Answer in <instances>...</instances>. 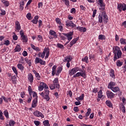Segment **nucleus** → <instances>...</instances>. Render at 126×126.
<instances>
[{
    "label": "nucleus",
    "mask_w": 126,
    "mask_h": 126,
    "mask_svg": "<svg viewBox=\"0 0 126 126\" xmlns=\"http://www.w3.org/2000/svg\"><path fill=\"white\" fill-rule=\"evenodd\" d=\"M101 14H99L97 18L99 23H103V20L104 24H107L108 23V20H109V18H108V15H107V13L106 11L102 10Z\"/></svg>",
    "instance_id": "f257e3e1"
},
{
    "label": "nucleus",
    "mask_w": 126,
    "mask_h": 126,
    "mask_svg": "<svg viewBox=\"0 0 126 126\" xmlns=\"http://www.w3.org/2000/svg\"><path fill=\"white\" fill-rule=\"evenodd\" d=\"M113 53L114 54L113 59L114 62H116L117 60H119V59H121V58H122L123 53H122V51L120 49V47H119V46L115 47V50L113 51Z\"/></svg>",
    "instance_id": "f03ea898"
},
{
    "label": "nucleus",
    "mask_w": 126,
    "mask_h": 126,
    "mask_svg": "<svg viewBox=\"0 0 126 126\" xmlns=\"http://www.w3.org/2000/svg\"><path fill=\"white\" fill-rule=\"evenodd\" d=\"M82 68H80L81 72H78L73 75V77H79V76H82L85 79L86 78V71H85V67L84 66H82Z\"/></svg>",
    "instance_id": "7ed1b4c3"
},
{
    "label": "nucleus",
    "mask_w": 126,
    "mask_h": 126,
    "mask_svg": "<svg viewBox=\"0 0 126 126\" xmlns=\"http://www.w3.org/2000/svg\"><path fill=\"white\" fill-rule=\"evenodd\" d=\"M50 94V91L49 90L44 89V91L42 92L40 94V96H42L46 100V101H50V96L49 95Z\"/></svg>",
    "instance_id": "20e7f679"
},
{
    "label": "nucleus",
    "mask_w": 126,
    "mask_h": 126,
    "mask_svg": "<svg viewBox=\"0 0 126 126\" xmlns=\"http://www.w3.org/2000/svg\"><path fill=\"white\" fill-rule=\"evenodd\" d=\"M20 35H21V40L23 41V43H27V42H28V37L27 35L24 34L23 30L20 32Z\"/></svg>",
    "instance_id": "39448f33"
},
{
    "label": "nucleus",
    "mask_w": 126,
    "mask_h": 126,
    "mask_svg": "<svg viewBox=\"0 0 126 126\" xmlns=\"http://www.w3.org/2000/svg\"><path fill=\"white\" fill-rule=\"evenodd\" d=\"M80 69L78 67H76L74 68H73L72 69L68 71V74L69 75H73V74H75V73H76L77 71H80Z\"/></svg>",
    "instance_id": "423d86ee"
},
{
    "label": "nucleus",
    "mask_w": 126,
    "mask_h": 126,
    "mask_svg": "<svg viewBox=\"0 0 126 126\" xmlns=\"http://www.w3.org/2000/svg\"><path fill=\"white\" fill-rule=\"evenodd\" d=\"M63 34L64 35V36L66 37L68 41H71V40H72V36H73V32H69L68 33H63Z\"/></svg>",
    "instance_id": "0eeeda50"
},
{
    "label": "nucleus",
    "mask_w": 126,
    "mask_h": 126,
    "mask_svg": "<svg viewBox=\"0 0 126 126\" xmlns=\"http://www.w3.org/2000/svg\"><path fill=\"white\" fill-rule=\"evenodd\" d=\"M117 9L119 10V11H122L123 10V11H126V3H119L118 4L117 6Z\"/></svg>",
    "instance_id": "6e6552de"
},
{
    "label": "nucleus",
    "mask_w": 126,
    "mask_h": 126,
    "mask_svg": "<svg viewBox=\"0 0 126 126\" xmlns=\"http://www.w3.org/2000/svg\"><path fill=\"white\" fill-rule=\"evenodd\" d=\"M66 27H71V28H76V25L72 22V21L67 20L65 22Z\"/></svg>",
    "instance_id": "1a4fd4ad"
},
{
    "label": "nucleus",
    "mask_w": 126,
    "mask_h": 126,
    "mask_svg": "<svg viewBox=\"0 0 126 126\" xmlns=\"http://www.w3.org/2000/svg\"><path fill=\"white\" fill-rule=\"evenodd\" d=\"M106 96L108 99H114L115 98V94L111 91H107L106 92Z\"/></svg>",
    "instance_id": "9d476101"
},
{
    "label": "nucleus",
    "mask_w": 126,
    "mask_h": 126,
    "mask_svg": "<svg viewBox=\"0 0 126 126\" xmlns=\"http://www.w3.org/2000/svg\"><path fill=\"white\" fill-rule=\"evenodd\" d=\"M49 34L51 35V36H49L50 39H56V38H58V35H57V32H55L54 31H53L51 30L49 31Z\"/></svg>",
    "instance_id": "9b49d317"
},
{
    "label": "nucleus",
    "mask_w": 126,
    "mask_h": 126,
    "mask_svg": "<svg viewBox=\"0 0 126 126\" xmlns=\"http://www.w3.org/2000/svg\"><path fill=\"white\" fill-rule=\"evenodd\" d=\"M28 80L29 82H30L31 85L33 84V82H34V76L32 74V73H29L28 75Z\"/></svg>",
    "instance_id": "f8f14e48"
},
{
    "label": "nucleus",
    "mask_w": 126,
    "mask_h": 126,
    "mask_svg": "<svg viewBox=\"0 0 126 126\" xmlns=\"http://www.w3.org/2000/svg\"><path fill=\"white\" fill-rule=\"evenodd\" d=\"M35 63H40L42 65H45L46 64V62L43 61L41 58L36 57L35 60Z\"/></svg>",
    "instance_id": "ddd939ff"
},
{
    "label": "nucleus",
    "mask_w": 126,
    "mask_h": 126,
    "mask_svg": "<svg viewBox=\"0 0 126 126\" xmlns=\"http://www.w3.org/2000/svg\"><path fill=\"white\" fill-rule=\"evenodd\" d=\"M33 115L35 116V117H37V118L41 117L42 119H44L45 118V116L40 112V111L36 110L33 113Z\"/></svg>",
    "instance_id": "4468645a"
},
{
    "label": "nucleus",
    "mask_w": 126,
    "mask_h": 126,
    "mask_svg": "<svg viewBox=\"0 0 126 126\" xmlns=\"http://www.w3.org/2000/svg\"><path fill=\"white\" fill-rule=\"evenodd\" d=\"M53 84L56 85V88L60 89V83L59 82V78H56L53 81Z\"/></svg>",
    "instance_id": "2eb2a0df"
},
{
    "label": "nucleus",
    "mask_w": 126,
    "mask_h": 126,
    "mask_svg": "<svg viewBox=\"0 0 126 126\" xmlns=\"http://www.w3.org/2000/svg\"><path fill=\"white\" fill-rule=\"evenodd\" d=\"M116 85H117V83H116V82L111 81L108 84L107 88H108V89H110L111 90H112V89H113L114 87L116 86Z\"/></svg>",
    "instance_id": "dca6fc26"
},
{
    "label": "nucleus",
    "mask_w": 126,
    "mask_h": 126,
    "mask_svg": "<svg viewBox=\"0 0 126 126\" xmlns=\"http://www.w3.org/2000/svg\"><path fill=\"white\" fill-rule=\"evenodd\" d=\"M15 28L17 32H19V31L21 29V26H20V23H19L18 21L15 22Z\"/></svg>",
    "instance_id": "f3484780"
},
{
    "label": "nucleus",
    "mask_w": 126,
    "mask_h": 126,
    "mask_svg": "<svg viewBox=\"0 0 126 126\" xmlns=\"http://www.w3.org/2000/svg\"><path fill=\"white\" fill-rule=\"evenodd\" d=\"M38 104V96L35 97L33 100L32 104V108H36Z\"/></svg>",
    "instance_id": "a211bd4d"
},
{
    "label": "nucleus",
    "mask_w": 126,
    "mask_h": 126,
    "mask_svg": "<svg viewBox=\"0 0 126 126\" xmlns=\"http://www.w3.org/2000/svg\"><path fill=\"white\" fill-rule=\"evenodd\" d=\"M98 2L99 3V5L100 7L99 9H101V10H105V4H104V2H103V0H98Z\"/></svg>",
    "instance_id": "6ab92c4d"
},
{
    "label": "nucleus",
    "mask_w": 126,
    "mask_h": 126,
    "mask_svg": "<svg viewBox=\"0 0 126 126\" xmlns=\"http://www.w3.org/2000/svg\"><path fill=\"white\" fill-rule=\"evenodd\" d=\"M77 41H78V37L75 38L73 40H72L70 42V48H71V47H72V46H73L74 44H76V42H77Z\"/></svg>",
    "instance_id": "aec40b11"
},
{
    "label": "nucleus",
    "mask_w": 126,
    "mask_h": 126,
    "mask_svg": "<svg viewBox=\"0 0 126 126\" xmlns=\"http://www.w3.org/2000/svg\"><path fill=\"white\" fill-rule=\"evenodd\" d=\"M38 19H39V16L36 15L34 17L33 19L31 21V23L33 24H37L38 23Z\"/></svg>",
    "instance_id": "412c9836"
},
{
    "label": "nucleus",
    "mask_w": 126,
    "mask_h": 126,
    "mask_svg": "<svg viewBox=\"0 0 126 126\" xmlns=\"http://www.w3.org/2000/svg\"><path fill=\"white\" fill-rule=\"evenodd\" d=\"M77 30H79L80 32H86L87 31V29L82 27H76Z\"/></svg>",
    "instance_id": "4be33fe9"
},
{
    "label": "nucleus",
    "mask_w": 126,
    "mask_h": 126,
    "mask_svg": "<svg viewBox=\"0 0 126 126\" xmlns=\"http://www.w3.org/2000/svg\"><path fill=\"white\" fill-rule=\"evenodd\" d=\"M31 47L32 48V49H33V50H34V51H36V52L41 51V49H40V48L36 47V46H35V45H34V44L31 43Z\"/></svg>",
    "instance_id": "5701e85b"
},
{
    "label": "nucleus",
    "mask_w": 126,
    "mask_h": 126,
    "mask_svg": "<svg viewBox=\"0 0 126 126\" xmlns=\"http://www.w3.org/2000/svg\"><path fill=\"white\" fill-rule=\"evenodd\" d=\"M72 60V58H70V57H66L64 58L63 62L64 63H68L70 62Z\"/></svg>",
    "instance_id": "b1692460"
},
{
    "label": "nucleus",
    "mask_w": 126,
    "mask_h": 126,
    "mask_svg": "<svg viewBox=\"0 0 126 126\" xmlns=\"http://www.w3.org/2000/svg\"><path fill=\"white\" fill-rule=\"evenodd\" d=\"M1 2L3 4H4V6L6 7H7L8 6H9V1L6 0H1Z\"/></svg>",
    "instance_id": "393cba45"
},
{
    "label": "nucleus",
    "mask_w": 126,
    "mask_h": 126,
    "mask_svg": "<svg viewBox=\"0 0 126 126\" xmlns=\"http://www.w3.org/2000/svg\"><path fill=\"white\" fill-rule=\"evenodd\" d=\"M62 71H63V66L59 67L57 68V71L56 72V75L59 76V75H60V73H61Z\"/></svg>",
    "instance_id": "a878e982"
},
{
    "label": "nucleus",
    "mask_w": 126,
    "mask_h": 126,
    "mask_svg": "<svg viewBox=\"0 0 126 126\" xmlns=\"http://www.w3.org/2000/svg\"><path fill=\"white\" fill-rule=\"evenodd\" d=\"M106 105L109 108H112L113 107V103L111 102V101L107 100L105 101Z\"/></svg>",
    "instance_id": "bb28decb"
},
{
    "label": "nucleus",
    "mask_w": 126,
    "mask_h": 126,
    "mask_svg": "<svg viewBox=\"0 0 126 126\" xmlns=\"http://www.w3.org/2000/svg\"><path fill=\"white\" fill-rule=\"evenodd\" d=\"M24 4H25V2L24 1H22V2L20 3V11H22V10L24 9V6H23Z\"/></svg>",
    "instance_id": "cd10ccee"
},
{
    "label": "nucleus",
    "mask_w": 126,
    "mask_h": 126,
    "mask_svg": "<svg viewBox=\"0 0 126 126\" xmlns=\"http://www.w3.org/2000/svg\"><path fill=\"white\" fill-rule=\"evenodd\" d=\"M111 90L114 93H117L120 91V88L119 87H114Z\"/></svg>",
    "instance_id": "c85d7f7f"
},
{
    "label": "nucleus",
    "mask_w": 126,
    "mask_h": 126,
    "mask_svg": "<svg viewBox=\"0 0 126 126\" xmlns=\"http://www.w3.org/2000/svg\"><path fill=\"white\" fill-rule=\"evenodd\" d=\"M109 74L111 77H112V78H115V71H114V69H110Z\"/></svg>",
    "instance_id": "c756f323"
},
{
    "label": "nucleus",
    "mask_w": 126,
    "mask_h": 126,
    "mask_svg": "<svg viewBox=\"0 0 126 126\" xmlns=\"http://www.w3.org/2000/svg\"><path fill=\"white\" fill-rule=\"evenodd\" d=\"M25 62L29 64V66H31L32 65V63L31 62V60L28 59V58H26L25 59Z\"/></svg>",
    "instance_id": "7c9ffc66"
},
{
    "label": "nucleus",
    "mask_w": 126,
    "mask_h": 126,
    "mask_svg": "<svg viewBox=\"0 0 126 126\" xmlns=\"http://www.w3.org/2000/svg\"><path fill=\"white\" fill-rule=\"evenodd\" d=\"M17 67L19 68V69L21 70V71H23L24 70V66L23 65H22V64L18 63L17 64Z\"/></svg>",
    "instance_id": "2f4dec72"
},
{
    "label": "nucleus",
    "mask_w": 126,
    "mask_h": 126,
    "mask_svg": "<svg viewBox=\"0 0 126 126\" xmlns=\"http://www.w3.org/2000/svg\"><path fill=\"white\" fill-rule=\"evenodd\" d=\"M39 91H43L44 90V86L43 85V82H40L39 86H38Z\"/></svg>",
    "instance_id": "473e14b6"
},
{
    "label": "nucleus",
    "mask_w": 126,
    "mask_h": 126,
    "mask_svg": "<svg viewBox=\"0 0 126 126\" xmlns=\"http://www.w3.org/2000/svg\"><path fill=\"white\" fill-rule=\"evenodd\" d=\"M98 40H101V41H103V40H106V36L103 34H100L98 35Z\"/></svg>",
    "instance_id": "72a5a7b5"
},
{
    "label": "nucleus",
    "mask_w": 126,
    "mask_h": 126,
    "mask_svg": "<svg viewBox=\"0 0 126 126\" xmlns=\"http://www.w3.org/2000/svg\"><path fill=\"white\" fill-rule=\"evenodd\" d=\"M45 55L46 54L45 53V52H44V51L43 52V53L39 52L38 54V57H39V58H42V59H44L45 58Z\"/></svg>",
    "instance_id": "f704fd0d"
},
{
    "label": "nucleus",
    "mask_w": 126,
    "mask_h": 126,
    "mask_svg": "<svg viewBox=\"0 0 126 126\" xmlns=\"http://www.w3.org/2000/svg\"><path fill=\"white\" fill-rule=\"evenodd\" d=\"M84 94H82L80 97L76 98V100L77 101H82V100L84 99Z\"/></svg>",
    "instance_id": "c9c22d12"
},
{
    "label": "nucleus",
    "mask_w": 126,
    "mask_h": 126,
    "mask_svg": "<svg viewBox=\"0 0 126 126\" xmlns=\"http://www.w3.org/2000/svg\"><path fill=\"white\" fill-rule=\"evenodd\" d=\"M84 94H82L80 97L76 98V100L77 101H82V100L84 99Z\"/></svg>",
    "instance_id": "e433bc0d"
},
{
    "label": "nucleus",
    "mask_w": 126,
    "mask_h": 126,
    "mask_svg": "<svg viewBox=\"0 0 126 126\" xmlns=\"http://www.w3.org/2000/svg\"><path fill=\"white\" fill-rule=\"evenodd\" d=\"M14 51L15 53H16V52H20V51H21V47H20V45H17L14 49Z\"/></svg>",
    "instance_id": "4c0bfd02"
},
{
    "label": "nucleus",
    "mask_w": 126,
    "mask_h": 126,
    "mask_svg": "<svg viewBox=\"0 0 126 126\" xmlns=\"http://www.w3.org/2000/svg\"><path fill=\"white\" fill-rule=\"evenodd\" d=\"M43 126H51L49 120H45L43 122Z\"/></svg>",
    "instance_id": "58836bf2"
},
{
    "label": "nucleus",
    "mask_w": 126,
    "mask_h": 126,
    "mask_svg": "<svg viewBox=\"0 0 126 126\" xmlns=\"http://www.w3.org/2000/svg\"><path fill=\"white\" fill-rule=\"evenodd\" d=\"M82 62H83L84 63H89L88 57L87 56H85L84 58L82 59Z\"/></svg>",
    "instance_id": "ea45409f"
},
{
    "label": "nucleus",
    "mask_w": 126,
    "mask_h": 126,
    "mask_svg": "<svg viewBox=\"0 0 126 126\" xmlns=\"http://www.w3.org/2000/svg\"><path fill=\"white\" fill-rule=\"evenodd\" d=\"M3 98L5 103H7L8 102H11V98L8 97L6 98L4 96H3Z\"/></svg>",
    "instance_id": "a19ab883"
},
{
    "label": "nucleus",
    "mask_w": 126,
    "mask_h": 126,
    "mask_svg": "<svg viewBox=\"0 0 126 126\" xmlns=\"http://www.w3.org/2000/svg\"><path fill=\"white\" fill-rule=\"evenodd\" d=\"M55 21L57 24H58L59 25H62V20L59 18H56L55 19Z\"/></svg>",
    "instance_id": "79ce46f5"
},
{
    "label": "nucleus",
    "mask_w": 126,
    "mask_h": 126,
    "mask_svg": "<svg viewBox=\"0 0 126 126\" xmlns=\"http://www.w3.org/2000/svg\"><path fill=\"white\" fill-rule=\"evenodd\" d=\"M102 97H103V93L102 92V90H100L98 92V98H99V99H101Z\"/></svg>",
    "instance_id": "37998d69"
},
{
    "label": "nucleus",
    "mask_w": 126,
    "mask_h": 126,
    "mask_svg": "<svg viewBox=\"0 0 126 126\" xmlns=\"http://www.w3.org/2000/svg\"><path fill=\"white\" fill-rule=\"evenodd\" d=\"M120 108L121 110V111H122L123 113H126V107H125V105H124V104H121L120 107Z\"/></svg>",
    "instance_id": "c03bdc74"
},
{
    "label": "nucleus",
    "mask_w": 126,
    "mask_h": 126,
    "mask_svg": "<svg viewBox=\"0 0 126 126\" xmlns=\"http://www.w3.org/2000/svg\"><path fill=\"white\" fill-rule=\"evenodd\" d=\"M123 63H124L123 62H121L120 60H118L116 62V65L117 66H122L123 65Z\"/></svg>",
    "instance_id": "a18cd8bd"
},
{
    "label": "nucleus",
    "mask_w": 126,
    "mask_h": 126,
    "mask_svg": "<svg viewBox=\"0 0 126 126\" xmlns=\"http://www.w3.org/2000/svg\"><path fill=\"white\" fill-rule=\"evenodd\" d=\"M64 4L66 5L68 7L70 6L69 5V0H62Z\"/></svg>",
    "instance_id": "49530a36"
},
{
    "label": "nucleus",
    "mask_w": 126,
    "mask_h": 126,
    "mask_svg": "<svg viewBox=\"0 0 126 126\" xmlns=\"http://www.w3.org/2000/svg\"><path fill=\"white\" fill-rule=\"evenodd\" d=\"M3 114L5 117V118H6V119H9V115L8 114V111H7V110H5L4 112H3Z\"/></svg>",
    "instance_id": "de8ad7c7"
},
{
    "label": "nucleus",
    "mask_w": 126,
    "mask_h": 126,
    "mask_svg": "<svg viewBox=\"0 0 126 126\" xmlns=\"http://www.w3.org/2000/svg\"><path fill=\"white\" fill-rule=\"evenodd\" d=\"M63 34H65V33H59V37H60V38H61L62 40H65L66 38L64 36V35H63Z\"/></svg>",
    "instance_id": "09e8293b"
},
{
    "label": "nucleus",
    "mask_w": 126,
    "mask_h": 126,
    "mask_svg": "<svg viewBox=\"0 0 126 126\" xmlns=\"http://www.w3.org/2000/svg\"><path fill=\"white\" fill-rule=\"evenodd\" d=\"M90 114H91V108H88L87 109V112L86 113V117H89Z\"/></svg>",
    "instance_id": "8fccbe9b"
},
{
    "label": "nucleus",
    "mask_w": 126,
    "mask_h": 126,
    "mask_svg": "<svg viewBox=\"0 0 126 126\" xmlns=\"http://www.w3.org/2000/svg\"><path fill=\"white\" fill-rule=\"evenodd\" d=\"M43 52L45 54H50V48L49 47L45 48Z\"/></svg>",
    "instance_id": "3c124183"
},
{
    "label": "nucleus",
    "mask_w": 126,
    "mask_h": 126,
    "mask_svg": "<svg viewBox=\"0 0 126 126\" xmlns=\"http://www.w3.org/2000/svg\"><path fill=\"white\" fill-rule=\"evenodd\" d=\"M120 43L121 44H122V45H126V39L124 38H121Z\"/></svg>",
    "instance_id": "603ef678"
},
{
    "label": "nucleus",
    "mask_w": 126,
    "mask_h": 126,
    "mask_svg": "<svg viewBox=\"0 0 126 126\" xmlns=\"http://www.w3.org/2000/svg\"><path fill=\"white\" fill-rule=\"evenodd\" d=\"M12 69L14 73H15L16 75H17V74H18V71H17V69H16V67L13 66L12 67Z\"/></svg>",
    "instance_id": "864d4df0"
},
{
    "label": "nucleus",
    "mask_w": 126,
    "mask_h": 126,
    "mask_svg": "<svg viewBox=\"0 0 126 126\" xmlns=\"http://www.w3.org/2000/svg\"><path fill=\"white\" fill-rule=\"evenodd\" d=\"M49 88L51 90H55L56 89V85L54 84H51L50 85Z\"/></svg>",
    "instance_id": "5fc2aeb1"
},
{
    "label": "nucleus",
    "mask_w": 126,
    "mask_h": 126,
    "mask_svg": "<svg viewBox=\"0 0 126 126\" xmlns=\"http://www.w3.org/2000/svg\"><path fill=\"white\" fill-rule=\"evenodd\" d=\"M0 120H1V121H4V118L3 117V116H2V112H1V110L0 109Z\"/></svg>",
    "instance_id": "6e6d98bb"
},
{
    "label": "nucleus",
    "mask_w": 126,
    "mask_h": 126,
    "mask_svg": "<svg viewBox=\"0 0 126 126\" xmlns=\"http://www.w3.org/2000/svg\"><path fill=\"white\" fill-rule=\"evenodd\" d=\"M15 122L13 120H10L9 122V126H14Z\"/></svg>",
    "instance_id": "4d7b16f0"
},
{
    "label": "nucleus",
    "mask_w": 126,
    "mask_h": 126,
    "mask_svg": "<svg viewBox=\"0 0 126 126\" xmlns=\"http://www.w3.org/2000/svg\"><path fill=\"white\" fill-rule=\"evenodd\" d=\"M3 45H5L6 46H9V45H10V42L8 40H5Z\"/></svg>",
    "instance_id": "13d9d810"
},
{
    "label": "nucleus",
    "mask_w": 126,
    "mask_h": 126,
    "mask_svg": "<svg viewBox=\"0 0 126 126\" xmlns=\"http://www.w3.org/2000/svg\"><path fill=\"white\" fill-rule=\"evenodd\" d=\"M57 47H58V48H59L60 49H64V47L63 46V45L61 43H58Z\"/></svg>",
    "instance_id": "bf43d9fd"
},
{
    "label": "nucleus",
    "mask_w": 126,
    "mask_h": 126,
    "mask_svg": "<svg viewBox=\"0 0 126 126\" xmlns=\"http://www.w3.org/2000/svg\"><path fill=\"white\" fill-rule=\"evenodd\" d=\"M42 84L43 85V88H44L45 89V90L49 89V87L48 86V85H47V84H46L43 82H42Z\"/></svg>",
    "instance_id": "052dcab7"
},
{
    "label": "nucleus",
    "mask_w": 126,
    "mask_h": 126,
    "mask_svg": "<svg viewBox=\"0 0 126 126\" xmlns=\"http://www.w3.org/2000/svg\"><path fill=\"white\" fill-rule=\"evenodd\" d=\"M31 101H32V96L29 95L27 102L29 103H31Z\"/></svg>",
    "instance_id": "680f3d73"
},
{
    "label": "nucleus",
    "mask_w": 126,
    "mask_h": 126,
    "mask_svg": "<svg viewBox=\"0 0 126 126\" xmlns=\"http://www.w3.org/2000/svg\"><path fill=\"white\" fill-rule=\"evenodd\" d=\"M31 16H32L31 13H28L27 14L26 17H27V19H28V20H31Z\"/></svg>",
    "instance_id": "e2e57ef3"
},
{
    "label": "nucleus",
    "mask_w": 126,
    "mask_h": 126,
    "mask_svg": "<svg viewBox=\"0 0 126 126\" xmlns=\"http://www.w3.org/2000/svg\"><path fill=\"white\" fill-rule=\"evenodd\" d=\"M34 124L36 126H40L41 122L40 121H34Z\"/></svg>",
    "instance_id": "0e129e2a"
},
{
    "label": "nucleus",
    "mask_w": 126,
    "mask_h": 126,
    "mask_svg": "<svg viewBox=\"0 0 126 126\" xmlns=\"http://www.w3.org/2000/svg\"><path fill=\"white\" fill-rule=\"evenodd\" d=\"M35 77H36L37 80H41V76H40V74H39V73L35 74Z\"/></svg>",
    "instance_id": "69168bd1"
},
{
    "label": "nucleus",
    "mask_w": 126,
    "mask_h": 126,
    "mask_svg": "<svg viewBox=\"0 0 126 126\" xmlns=\"http://www.w3.org/2000/svg\"><path fill=\"white\" fill-rule=\"evenodd\" d=\"M37 37L38 38V41L39 42H42L43 41V37H42V35H37Z\"/></svg>",
    "instance_id": "338daca9"
},
{
    "label": "nucleus",
    "mask_w": 126,
    "mask_h": 126,
    "mask_svg": "<svg viewBox=\"0 0 126 126\" xmlns=\"http://www.w3.org/2000/svg\"><path fill=\"white\" fill-rule=\"evenodd\" d=\"M11 79H12V81L13 82H15V80H16V76H15V75L12 76Z\"/></svg>",
    "instance_id": "774afa93"
}]
</instances>
